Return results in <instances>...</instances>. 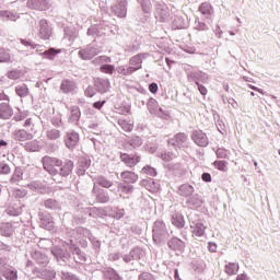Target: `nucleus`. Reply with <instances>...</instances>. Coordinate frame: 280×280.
<instances>
[{
  "mask_svg": "<svg viewBox=\"0 0 280 280\" xmlns=\"http://www.w3.org/2000/svg\"><path fill=\"white\" fill-rule=\"evenodd\" d=\"M44 170L50 174V176H69L73 172V162L67 161L62 164V161L45 156L43 159Z\"/></svg>",
  "mask_w": 280,
  "mask_h": 280,
  "instance_id": "nucleus-1",
  "label": "nucleus"
},
{
  "mask_svg": "<svg viewBox=\"0 0 280 280\" xmlns=\"http://www.w3.org/2000/svg\"><path fill=\"white\" fill-rule=\"evenodd\" d=\"M37 36L42 38V40H49L51 38L52 30L51 25L47 20H39L36 24Z\"/></svg>",
  "mask_w": 280,
  "mask_h": 280,
  "instance_id": "nucleus-2",
  "label": "nucleus"
},
{
  "mask_svg": "<svg viewBox=\"0 0 280 280\" xmlns=\"http://www.w3.org/2000/svg\"><path fill=\"white\" fill-rule=\"evenodd\" d=\"M167 237V230H165V223L163 221H155L153 226V241L159 244Z\"/></svg>",
  "mask_w": 280,
  "mask_h": 280,
  "instance_id": "nucleus-3",
  "label": "nucleus"
},
{
  "mask_svg": "<svg viewBox=\"0 0 280 280\" xmlns=\"http://www.w3.org/2000/svg\"><path fill=\"white\" fill-rule=\"evenodd\" d=\"M101 51L102 49H100V47L89 46L79 51V57L81 60H91L95 58V56H97V54Z\"/></svg>",
  "mask_w": 280,
  "mask_h": 280,
  "instance_id": "nucleus-4",
  "label": "nucleus"
},
{
  "mask_svg": "<svg viewBox=\"0 0 280 280\" xmlns=\"http://www.w3.org/2000/svg\"><path fill=\"white\" fill-rule=\"evenodd\" d=\"M191 139L200 148H207V145H209V138L202 130L192 131Z\"/></svg>",
  "mask_w": 280,
  "mask_h": 280,
  "instance_id": "nucleus-5",
  "label": "nucleus"
},
{
  "mask_svg": "<svg viewBox=\"0 0 280 280\" xmlns=\"http://www.w3.org/2000/svg\"><path fill=\"white\" fill-rule=\"evenodd\" d=\"M190 229L192 237H202V235H205V231H207V226H205L202 220L191 221Z\"/></svg>",
  "mask_w": 280,
  "mask_h": 280,
  "instance_id": "nucleus-6",
  "label": "nucleus"
},
{
  "mask_svg": "<svg viewBox=\"0 0 280 280\" xmlns=\"http://www.w3.org/2000/svg\"><path fill=\"white\" fill-rule=\"evenodd\" d=\"M16 269L12 267H5L3 260L0 259V273L3 275L4 279L7 280H16L19 276L16 275Z\"/></svg>",
  "mask_w": 280,
  "mask_h": 280,
  "instance_id": "nucleus-7",
  "label": "nucleus"
},
{
  "mask_svg": "<svg viewBox=\"0 0 280 280\" xmlns=\"http://www.w3.org/2000/svg\"><path fill=\"white\" fill-rule=\"evenodd\" d=\"M148 58V55L145 54H138L133 56L129 61V67L132 69V71H139L141 69V65L143 63V60Z\"/></svg>",
  "mask_w": 280,
  "mask_h": 280,
  "instance_id": "nucleus-8",
  "label": "nucleus"
},
{
  "mask_svg": "<svg viewBox=\"0 0 280 280\" xmlns=\"http://www.w3.org/2000/svg\"><path fill=\"white\" fill-rule=\"evenodd\" d=\"M65 141L67 148H69V150H73V148H75L80 142V135H78V132L74 131L68 132Z\"/></svg>",
  "mask_w": 280,
  "mask_h": 280,
  "instance_id": "nucleus-9",
  "label": "nucleus"
},
{
  "mask_svg": "<svg viewBox=\"0 0 280 280\" xmlns=\"http://www.w3.org/2000/svg\"><path fill=\"white\" fill-rule=\"evenodd\" d=\"M27 5L31 10H49V0H30Z\"/></svg>",
  "mask_w": 280,
  "mask_h": 280,
  "instance_id": "nucleus-10",
  "label": "nucleus"
},
{
  "mask_svg": "<svg viewBox=\"0 0 280 280\" xmlns=\"http://www.w3.org/2000/svg\"><path fill=\"white\" fill-rule=\"evenodd\" d=\"M127 4H128V2H126V0H119V2L112 8V11L119 19H124L127 13V10H126Z\"/></svg>",
  "mask_w": 280,
  "mask_h": 280,
  "instance_id": "nucleus-11",
  "label": "nucleus"
},
{
  "mask_svg": "<svg viewBox=\"0 0 280 280\" xmlns=\"http://www.w3.org/2000/svg\"><path fill=\"white\" fill-rule=\"evenodd\" d=\"M120 161L127 166V167H135L139 161H141V158L137 155H129L127 153L120 154Z\"/></svg>",
  "mask_w": 280,
  "mask_h": 280,
  "instance_id": "nucleus-12",
  "label": "nucleus"
},
{
  "mask_svg": "<svg viewBox=\"0 0 280 280\" xmlns=\"http://www.w3.org/2000/svg\"><path fill=\"white\" fill-rule=\"evenodd\" d=\"M147 108H148L149 113H151V115H158L159 117H161V115H163V109L161 107H159V102H156V100H154V98H150L148 101Z\"/></svg>",
  "mask_w": 280,
  "mask_h": 280,
  "instance_id": "nucleus-13",
  "label": "nucleus"
},
{
  "mask_svg": "<svg viewBox=\"0 0 280 280\" xmlns=\"http://www.w3.org/2000/svg\"><path fill=\"white\" fill-rule=\"evenodd\" d=\"M13 137L16 141H32L34 135L27 132L25 129L15 130Z\"/></svg>",
  "mask_w": 280,
  "mask_h": 280,
  "instance_id": "nucleus-14",
  "label": "nucleus"
},
{
  "mask_svg": "<svg viewBox=\"0 0 280 280\" xmlns=\"http://www.w3.org/2000/svg\"><path fill=\"white\" fill-rule=\"evenodd\" d=\"M94 86L98 93H106L110 89V81L107 79H96L94 81Z\"/></svg>",
  "mask_w": 280,
  "mask_h": 280,
  "instance_id": "nucleus-15",
  "label": "nucleus"
},
{
  "mask_svg": "<svg viewBox=\"0 0 280 280\" xmlns=\"http://www.w3.org/2000/svg\"><path fill=\"white\" fill-rule=\"evenodd\" d=\"M194 191H196L194 186L189 184H183L178 187L177 194L184 198H189V196L194 195Z\"/></svg>",
  "mask_w": 280,
  "mask_h": 280,
  "instance_id": "nucleus-16",
  "label": "nucleus"
},
{
  "mask_svg": "<svg viewBox=\"0 0 280 280\" xmlns=\"http://www.w3.org/2000/svg\"><path fill=\"white\" fill-rule=\"evenodd\" d=\"M186 141H187V135L177 133L173 139L168 140V143L171 145H175L177 148H180L182 145H185Z\"/></svg>",
  "mask_w": 280,
  "mask_h": 280,
  "instance_id": "nucleus-17",
  "label": "nucleus"
},
{
  "mask_svg": "<svg viewBox=\"0 0 280 280\" xmlns=\"http://www.w3.org/2000/svg\"><path fill=\"white\" fill-rule=\"evenodd\" d=\"M143 257V249L137 247L133 248L128 256L122 257L126 264L130 262L132 259H141Z\"/></svg>",
  "mask_w": 280,
  "mask_h": 280,
  "instance_id": "nucleus-18",
  "label": "nucleus"
},
{
  "mask_svg": "<svg viewBox=\"0 0 280 280\" xmlns=\"http://www.w3.org/2000/svg\"><path fill=\"white\" fill-rule=\"evenodd\" d=\"M60 89L63 93H73V91H75L77 89V85H75V82L71 80H63L61 82Z\"/></svg>",
  "mask_w": 280,
  "mask_h": 280,
  "instance_id": "nucleus-19",
  "label": "nucleus"
},
{
  "mask_svg": "<svg viewBox=\"0 0 280 280\" xmlns=\"http://www.w3.org/2000/svg\"><path fill=\"white\" fill-rule=\"evenodd\" d=\"M12 117V108L8 103L0 104V118L1 119H10Z\"/></svg>",
  "mask_w": 280,
  "mask_h": 280,
  "instance_id": "nucleus-20",
  "label": "nucleus"
},
{
  "mask_svg": "<svg viewBox=\"0 0 280 280\" xmlns=\"http://www.w3.org/2000/svg\"><path fill=\"white\" fill-rule=\"evenodd\" d=\"M120 178H122L124 183H137L139 180V176L130 171L122 172Z\"/></svg>",
  "mask_w": 280,
  "mask_h": 280,
  "instance_id": "nucleus-21",
  "label": "nucleus"
},
{
  "mask_svg": "<svg viewBox=\"0 0 280 280\" xmlns=\"http://www.w3.org/2000/svg\"><path fill=\"white\" fill-rule=\"evenodd\" d=\"M88 167H91V160L81 159L77 168V174L79 176H84V172H86Z\"/></svg>",
  "mask_w": 280,
  "mask_h": 280,
  "instance_id": "nucleus-22",
  "label": "nucleus"
},
{
  "mask_svg": "<svg viewBox=\"0 0 280 280\" xmlns=\"http://www.w3.org/2000/svg\"><path fill=\"white\" fill-rule=\"evenodd\" d=\"M19 19V14L13 13L8 10L0 11V21H16Z\"/></svg>",
  "mask_w": 280,
  "mask_h": 280,
  "instance_id": "nucleus-23",
  "label": "nucleus"
},
{
  "mask_svg": "<svg viewBox=\"0 0 280 280\" xmlns=\"http://www.w3.org/2000/svg\"><path fill=\"white\" fill-rule=\"evenodd\" d=\"M168 246L173 250H183L185 248V242H183L178 237H174L168 242Z\"/></svg>",
  "mask_w": 280,
  "mask_h": 280,
  "instance_id": "nucleus-24",
  "label": "nucleus"
},
{
  "mask_svg": "<svg viewBox=\"0 0 280 280\" xmlns=\"http://www.w3.org/2000/svg\"><path fill=\"white\" fill-rule=\"evenodd\" d=\"M187 205L191 207V209H200L202 207V199L198 195H194L187 200Z\"/></svg>",
  "mask_w": 280,
  "mask_h": 280,
  "instance_id": "nucleus-25",
  "label": "nucleus"
},
{
  "mask_svg": "<svg viewBox=\"0 0 280 280\" xmlns=\"http://www.w3.org/2000/svg\"><path fill=\"white\" fill-rule=\"evenodd\" d=\"M0 233L1 235H4V237H10V235L14 233V225L11 223H2L0 226Z\"/></svg>",
  "mask_w": 280,
  "mask_h": 280,
  "instance_id": "nucleus-26",
  "label": "nucleus"
},
{
  "mask_svg": "<svg viewBox=\"0 0 280 280\" xmlns=\"http://www.w3.org/2000/svg\"><path fill=\"white\" fill-rule=\"evenodd\" d=\"M224 270L230 277L237 275L240 272V265L237 262H228Z\"/></svg>",
  "mask_w": 280,
  "mask_h": 280,
  "instance_id": "nucleus-27",
  "label": "nucleus"
},
{
  "mask_svg": "<svg viewBox=\"0 0 280 280\" xmlns=\"http://www.w3.org/2000/svg\"><path fill=\"white\" fill-rule=\"evenodd\" d=\"M80 117H81L80 107L72 106L70 109L69 121H71V124H75L77 121H80Z\"/></svg>",
  "mask_w": 280,
  "mask_h": 280,
  "instance_id": "nucleus-28",
  "label": "nucleus"
},
{
  "mask_svg": "<svg viewBox=\"0 0 280 280\" xmlns=\"http://www.w3.org/2000/svg\"><path fill=\"white\" fill-rule=\"evenodd\" d=\"M199 12H201L203 16H211V14H213V7H211L209 2H203L199 7Z\"/></svg>",
  "mask_w": 280,
  "mask_h": 280,
  "instance_id": "nucleus-29",
  "label": "nucleus"
},
{
  "mask_svg": "<svg viewBox=\"0 0 280 280\" xmlns=\"http://www.w3.org/2000/svg\"><path fill=\"white\" fill-rule=\"evenodd\" d=\"M172 224H174V226H177V229H183V226H185V218H183V214H173Z\"/></svg>",
  "mask_w": 280,
  "mask_h": 280,
  "instance_id": "nucleus-30",
  "label": "nucleus"
},
{
  "mask_svg": "<svg viewBox=\"0 0 280 280\" xmlns=\"http://www.w3.org/2000/svg\"><path fill=\"white\" fill-rule=\"evenodd\" d=\"M156 19H159V21H161L162 23H165V21L170 19V9H158Z\"/></svg>",
  "mask_w": 280,
  "mask_h": 280,
  "instance_id": "nucleus-31",
  "label": "nucleus"
},
{
  "mask_svg": "<svg viewBox=\"0 0 280 280\" xmlns=\"http://www.w3.org/2000/svg\"><path fill=\"white\" fill-rule=\"evenodd\" d=\"M132 185L129 184H118V192H120L121 198H126V194H132Z\"/></svg>",
  "mask_w": 280,
  "mask_h": 280,
  "instance_id": "nucleus-32",
  "label": "nucleus"
},
{
  "mask_svg": "<svg viewBox=\"0 0 280 280\" xmlns=\"http://www.w3.org/2000/svg\"><path fill=\"white\" fill-rule=\"evenodd\" d=\"M62 51L61 49H55V48H49L48 50H45L44 52L40 54L43 58H46V60H54L56 58L57 54H60Z\"/></svg>",
  "mask_w": 280,
  "mask_h": 280,
  "instance_id": "nucleus-33",
  "label": "nucleus"
},
{
  "mask_svg": "<svg viewBox=\"0 0 280 280\" xmlns=\"http://www.w3.org/2000/svg\"><path fill=\"white\" fill-rule=\"evenodd\" d=\"M105 279L107 280H121V277L119 276V273H117V271H115V269L113 268H108L105 270Z\"/></svg>",
  "mask_w": 280,
  "mask_h": 280,
  "instance_id": "nucleus-34",
  "label": "nucleus"
},
{
  "mask_svg": "<svg viewBox=\"0 0 280 280\" xmlns=\"http://www.w3.org/2000/svg\"><path fill=\"white\" fill-rule=\"evenodd\" d=\"M25 150H27V152H38L40 150V142H38L37 140L27 142L25 144Z\"/></svg>",
  "mask_w": 280,
  "mask_h": 280,
  "instance_id": "nucleus-35",
  "label": "nucleus"
},
{
  "mask_svg": "<svg viewBox=\"0 0 280 280\" xmlns=\"http://www.w3.org/2000/svg\"><path fill=\"white\" fill-rule=\"evenodd\" d=\"M160 156H161L162 161H164V165H166V163H172V161H174V159H176V154L172 153L170 151L162 152Z\"/></svg>",
  "mask_w": 280,
  "mask_h": 280,
  "instance_id": "nucleus-36",
  "label": "nucleus"
},
{
  "mask_svg": "<svg viewBox=\"0 0 280 280\" xmlns=\"http://www.w3.org/2000/svg\"><path fill=\"white\" fill-rule=\"evenodd\" d=\"M118 124L125 132H132V128H135V125L126 119H119Z\"/></svg>",
  "mask_w": 280,
  "mask_h": 280,
  "instance_id": "nucleus-37",
  "label": "nucleus"
},
{
  "mask_svg": "<svg viewBox=\"0 0 280 280\" xmlns=\"http://www.w3.org/2000/svg\"><path fill=\"white\" fill-rule=\"evenodd\" d=\"M94 183H97V185H101V187H112L113 186V183L109 182L108 179L102 177V176H98V177H94L93 178Z\"/></svg>",
  "mask_w": 280,
  "mask_h": 280,
  "instance_id": "nucleus-38",
  "label": "nucleus"
},
{
  "mask_svg": "<svg viewBox=\"0 0 280 280\" xmlns=\"http://www.w3.org/2000/svg\"><path fill=\"white\" fill-rule=\"evenodd\" d=\"M15 93L20 97H27V94L30 93V91L27 90V85L24 84V85H18L15 88Z\"/></svg>",
  "mask_w": 280,
  "mask_h": 280,
  "instance_id": "nucleus-39",
  "label": "nucleus"
},
{
  "mask_svg": "<svg viewBox=\"0 0 280 280\" xmlns=\"http://www.w3.org/2000/svg\"><path fill=\"white\" fill-rule=\"evenodd\" d=\"M115 110L119 115H128L130 114V105H115Z\"/></svg>",
  "mask_w": 280,
  "mask_h": 280,
  "instance_id": "nucleus-40",
  "label": "nucleus"
},
{
  "mask_svg": "<svg viewBox=\"0 0 280 280\" xmlns=\"http://www.w3.org/2000/svg\"><path fill=\"white\" fill-rule=\"evenodd\" d=\"M138 2L140 3L143 12H145L147 14L151 12L152 2H150V0H138Z\"/></svg>",
  "mask_w": 280,
  "mask_h": 280,
  "instance_id": "nucleus-41",
  "label": "nucleus"
},
{
  "mask_svg": "<svg viewBox=\"0 0 280 280\" xmlns=\"http://www.w3.org/2000/svg\"><path fill=\"white\" fill-rule=\"evenodd\" d=\"M147 189H149V191H152L153 194L159 191L160 186L159 184L154 183V179H149L145 184Z\"/></svg>",
  "mask_w": 280,
  "mask_h": 280,
  "instance_id": "nucleus-42",
  "label": "nucleus"
},
{
  "mask_svg": "<svg viewBox=\"0 0 280 280\" xmlns=\"http://www.w3.org/2000/svg\"><path fill=\"white\" fill-rule=\"evenodd\" d=\"M47 139L56 140L60 139V130L57 129H50L47 131Z\"/></svg>",
  "mask_w": 280,
  "mask_h": 280,
  "instance_id": "nucleus-43",
  "label": "nucleus"
},
{
  "mask_svg": "<svg viewBox=\"0 0 280 280\" xmlns=\"http://www.w3.org/2000/svg\"><path fill=\"white\" fill-rule=\"evenodd\" d=\"M33 258L36 259V261L42 265H45L48 261L47 256L40 254L39 252L35 253L33 255Z\"/></svg>",
  "mask_w": 280,
  "mask_h": 280,
  "instance_id": "nucleus-44",
  "label": "nucleus"
},
{
  "mask_svg": "<svg viewBox=\"0 0 280 280\" xmlns=\"http://www.w3.org/2000/svg\"><path fill=\"white\" fill-rule=\"evenodd\" d=\"M228 165L229 163L226 161L214 162V167H217V170H220V172H226V170H229Z\"/></svg>",
  "mask_w": 280,
  "mask_h": 280,
  "instance_id": "nucleus-45",
  "label": "nucleus"
},
{
  "mask_svg": "<svg viewBox=\"0 0 280 280\" xmlns=\"http://www.w3.org/2000/svg\"><path fill=\"white\" fill-rule=\"evenodd\" d=\"M10 52L3 48H0V62H10Z\"/></svg>",
  "mask_w": 280,
  "mask_h": 280,
  "instance_id": "nucleus-46",
  "label": "nucleus"
},
{
  "mask_svg": "<svg viewBox=\"0 0 280 280\" xmlns=\"http://www.w3.org/2000/svg\"><path fill=\"white\" fill-rule=\"evenodd\" d=\"M117 71H118V73H120L121 75H130V73H135L131 67L126 68V67H124V66H119V67L117 68Z\"/></svg>",
  "mask_w": 280,
  "mask_h": 280,
  "instance_id": "nucleus-47",
  "label": "nucleus"
},
{
  "mask_svg": "<svg viewBox=\"0 0 280 280\" xmlns=\"http://www.w3.org/2000/svg\"><path fill=\"white\" fill-rule=\"evenodd\" d=\"M229 154H231V152H229L226 149L220 148L217 150L218 159H229Z\"/></svg>",
  "mask_w": 280,
  "mask_h": 280,
  "instance_id": "nucleus-48",
  "label": "nucleus"
},
{
  "mask_svg": "<svg viewBox=\"0 0 280 280\" xmlns=\"http://www.w3.org/2000/svg\"><path fill=\"white\" fill-rule=\"evenodd\" d=\"M104 62H110V58L106 56H100L93 60L94 65H104Z\"/></svg>",
  "mask_w": 280,
  "mask_h": 280,
  "instance_id": "nucleus-49",
  "label": "nucleus"
},
{
  "mask_svg": "<svg viewBox=\"0 0 280 280\" xmlns=\"http://www.w3.org/2000/svg\"><path fill=\"white\" fill-rule=\"evenodd\" d=\"M142 174H148V176H156V170L152 166H144L142 168Z\"/></svg>",
  "mask_w": 280,
  "mask_h": 280,
  "instance_id": "nucleus-50",
  "label": "nucleus"
},
{
  "mask_svg": "<svg viewBox=\"0 0 280 280\" xmlns=\"http://www.w3.org/2000/svg\"><path fill=\"white\" fill-rule=\"evenodd\" d=\"M45 207L47 209H58V201L54 199H48L45 201Z\"/></svg>",
  "mask_w": 280,
  "mask_h": 280,
  "instance_id": "nucleus-51",
  "label": "nucleus"
},
{
  "mask_svg": "<svg viewBox=\"0 0 280 280\" xmlns=\"http://www.w3.org/2000/svg\"><path fill=\"white\" fill-rule=\"evenodd\" d=\"M7 78L10 80H19L21 78V71L12 70L7 73Z\"/></svg>",
  "mask_w": 280,
  "mask_h": 280,
  "instance_id": "nucleus-52",
  "label": "nucleus"
},
{
  "mask_svg": "<svg viewBox=\"0 0 280 280\" xmlns=\"http://www.w3.org/2000/svg\"><path fill=\"white\" fill-rule=\"evenodd\" d=\"M101 70L103 73H110L113 74V72L115 71V66L112 65H104L101 67Z\"/></svg>",
  "mask_w": 280,
  "mask_h": 280,
  "instance_id": "nucleus-53",
  "label": "nucleus"
},
{
  "mask_svg": "<svg viewBox=\"0 0 280 280\" xmlns=\"http://www.w3.org/2000/svg\"><path fill=\"white\" fill-rule=\"evenodd\" d=\"M22 176H23V172L21 171V168H18V170H15V172H14V174H13L11 180H12L13 183H18V180H21V177H22Z\"/></svg>",
  "mask_w": 280,
  "mask_h": 280,
  "instance_id": "nucleus-54",
  "label": "nucleus"
},
{
  "mask_svg": "<svg viewBox=\"0 0 280 280\" xmlns=\"http://www.w3.org/2000/svg\"><path fill=\"white\" fill-rule=\"evenodd\" d=\"M66 246H68L71 253H75V255H80V248L75 247V245L73 244V240H70V245L69 243H67Z\"/></svg>",
  "mask_w": 280,
  "mask_h": 280,
  "instance_id": "nucleus-55",
  "label": "nucleus"
},
{
  "mask_svg": "<svg viewBox=\"0 0 280 280\" xmlns=\"http://www.w3.org/2000/svg\"><path fill=\"white\" fill-rule=\"evenodd\" d=\"M143 144V141L139 137H133L131 140L132 148H139Z\"/></svg>",
  "mask_w": 280,
  "mask_h": 280,
  "instance_id": "nucleus-56",
  "label": "nucleus"
},
{
  "mask_svg": "<svg viewBox=\"0 0 280 280\" xmlns=\"http://www.w3.org/2000/svg\"><path fill=\"white\" fill-rule=\"evenodd\" d=\"M96 198H97L98 202H108V200H109L107 195L104 192L96 194Z\"/></svg>",
  "mask_w": 280,
  "mask_h": 280,
  "instance_id": "nucleus-57",
  "label": "nucleus"
},
{
  "mask_svg": "<svg viewBox=\"0 0 280 280\" xmlns=\"http://www.w3.org/2000/svg\"><path fill=\"white\" fill-rule=\"evenodd\" d=\"M14 196L15 198H25V196H27V191H25V189H15Z\"/></svg>",
  "mask_w": 280,
  "mask_h": 280,
  "instance_id": "nucleus-58",
  "label": "nucleus"
},
{
  "mask_svg": "<svg viewBox=\"0 0 280 280\" xmlns=\"http://www.w3.org/2000/svg\"><path fill=\"white\" fill-rule=\"evenodd\" d=\"M102 36V34H100V32L97 31L96 26H91L89 30H88V36Z\"/></svg>",
  "mask_w": 280,
  "mask_h": 280,
  "instance_id": "nucleus-59",
  "label": "nucleus"
},
{
  "mask_svg": "<svg viewBox=\"0 0 280 280\" xmlns=\"http://www.w3.org/2000/svg\"><path fill=\"white\" fill-rule=\"evenodd\" d=\"M43 226L44 229H46L47 231H52L54 230V221H43Z\"/></svg>",
  "mask_w": 280,
  "mask_h": 280,
  "instance_id": "nucleus-60",
  "label": "nucleus"
},
{
  "mask_svg": "<svg viewBox=\"0 0 280 280\" xmlns=\"http://www.w3.org/2000/svg\"><path fill=\"white\" fill-rule=\"evenodd\" d=\"M217 128L221 135H224L226 132V127L224 126V122L222 120H218Z\"/></svg>",
  "mask_w": 280,
  "mask_h": 280,
  "instance_id": "nucleus-61",
  "label": "nucleus"
},
{
  "mask_svg": "<svg viewBox=\"0 0 280 280\" xmlns=\"http://www.w3.org/2000/svg\"><path fill=\"white\" fill-rule=\"evenodd\" d=\"M0 174H10V166L7 164L0 163Z\"/></svg>",
  "mask_w": 280,
  "mask_h": 280,
  "instance_id": "nucleus-62",
  "label": "nucleus"
},
{
  "mask_svg": "<svg viewBox=\"0 0 280 280\" xmlns=\"http://www.w3.org/2000/svg\"><path fill=\"white\" fill-rule=\"evenodd\" d=\"M9 215H21V208L14 209V208H10L8 210Z\"/></svg>",
  "mask_w": 280,
  "mask_h": 280,
  "instance_id": "nucleus-63",
  "label": "nucleus"
},
{
  "mask_svg": "<svg viewBox=\"0 0 280 280\" xmlns=\"http://www.w3.org/2000/svg\"><path fill=\"white\" fill-rule=\"evenodd\" d=\"M139 280H154V277L152 276V273H142L139 277Z\"/></svg>",
  "mask_w": 280,
  "mask_h": 280,
  "instance_id": "nucleus-64",
  "label": "nucleus"
}]
</instances>
